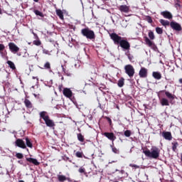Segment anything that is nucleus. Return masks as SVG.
<instances>
[{
	"label": "nucleus",
	"instance_id": "obj_53",
	"mask_svg": "<svg viewBox=\"0 0 182 182\" xmlns=\"http://www.w3.org/2000/svg\"><path fill=\"white\" fill-rule=\"evenodd\" d=\"M34 88H35V86H32V87H31V89H34Z\"/></svg>",
	"mask_w": 182,
	"mask_h": 182
},
{
	"label": "nucleus",
	"instance_id": "obj_1",
	"mask_svg": "<svg viewBox=\"0 0 182 182\" xmlns=\"http://www.w3.org/2000/svg\"><path fill=\"white\" fill-rule=\"evenodd\" d=\"M110 38L112 39L114 45H119L124 50H130V43L127 40L124 39L114 33L110 34Z\"/></svg>",
	"mask_w": 182,
	"mask_h": 182
},
{
	"label": "nucleus",
	"instance_id": "obj_14",
	"mask_svg": "<svg viewBox=\"0 0 182 182\" xmlns=\"http://www.w3.org/2000/svg\"><path fill=\"white\" fill-rule=\"evenodd\" d=\"M165 95H166V97H168V99H169L170 102H173V100H174L176 99V95L170 93V92H168V91L165 92Z\"/></svg>",
	"mask_w": 182,
	"mask_h": 182
},
{
	"label": "nucleus",
	"instance_id": "obj_2",
	"mask_svg": "<svg viewBox=\"0 0 182 182\" xmlns=\"http://www.w3.org/2000/svg\"><path fill=\"white\" fill-rule=\"evenodd\" d=\"M143 153L146 157H150L151 159H159L160 156V150L157 147H152L151 151L146 150Z\"/></svg>",
	"mask_w": 182,
	"mask_h": 182
},
{
	"label": "nucleus",
	"instance_id": "obj_37",
	"mask_svg": "<svg viewBox=\"0 0 182 182\" xmlns=\"http://www.w3.org/2000/svg\"><path fill=\"white\" fill-rule=\"evenodd\" d=\"M44 68L46 69H50V63L49 62L46 63V64L44 65Z\"/></svg>",
	"mask_w": 182,
	"mask_h": 182
},
{
	"label": "nucleus",
	"instance_id": "obj_3",
	"mask_svg": "<svg viewBox=\"0 0 182 182\" xmlns=\"http://www.w3.org/2000/svg\"><path fill=\"white\" fill-rule=\"evenodd\" d=\"M81 33L82 36H85L87 39H95L96 38V36L95 35V31L90 30L89 28H82L81 30Z\"/></svg>",
	"mask_w": 182,
	"mask_h": 182
},
{
	"label": "nucleus",
	"instance_id": "obj_42",
	"mask_svg": "<svg viewBox=\"0 0 182 182\" xmlns=\"http://www.w3.org/2000/svg\"><path fill=\"white\" fill-rule=\"evenodd\" d=\"M76 156H77V157L81 159V157H82V152H80V151H77V152H76Z\"/></svg>",
	"mask_w": 182,
	"mask_h": 182
},
{
	"label": "nucleus",
	"instance_id": "obj_20",
	"mask_svg": "<svg viewBox=\"0 0 182 182\" xmlns=\"http://www.w3.org/2000/svg\"><path fill=\"white\" fill-rule=\"evenodd\" d=\"M159 22L161 23V25H163V26H168L171 23L170 21L164 19H160Z\"/></svg>",
	"mask_w": 182,
	"mask_h": 182
},
{
	"label": "nucleus",
	"instance_id": "obj_24",
	"mask_svg": "<svg viewBox=\"0 0 182 182\" xmlns=\"http://www.w3.org/2000/svg\"><path fill=\"white\" fill-rule=\"evenodd\" d=\"M26 144L27 147H30V149H32L33 147L32 142H31V140L29 139V138H26Z\"/></svg>",
	"mask_w": 182,
	"mask_h": 182
},
{
	"label": "nucleus",
	"instance_id": "obj_25",
	"mask_svg": "<svg viewBox=\"0 0 182 182\" xmlns=\"http://www.w3.org/2000/svg\"><path fill=\"white\" fill-rule=\"evenodd\" d=\"M7 64L9 65V68H11V69H13V70L16 69L14 62L11 61V60H9V61H7Z\"/></svg>",
	"mask_w": 182,
	"mask_h": 182
},
{
	"label": "nucleus",
	"instance_id": "obj_6",
	"mask_svg": "<svg viewBox=\"0 0 182 182\" xmlns=\"http://www.w3.org/2000/svg\"><path fill=\"white\" fill-rule=\"evenodd\" d=\"M15 145L17 147H20V149H26V144H25V141L21 139H17L15 141Z\"/></svg>",
	"mask_w": 182,
	"mask_h": 182
},
{
	"label": "nucleus",
	"instance_id": "obj_56",
	"mask_svg": "<svg viewBox=\"0 0 182 182\" xmlns=\"http://www.w3.org/2000/svg\"><path fill=\"white\" fill-rule=\"evenodd\" d=\"M129 59H131V57H130V56H129Z\"/></svg>",
	"mask_w": 182,
	"mask_h": 182
},
{
	"label": "nucleus",
	"instance_id": "obj_47",
	"mask_svg": "<svg viewBox=\"0 0 182 182\" xmlns=\"http://www.w3.org/2000/svg\"><path fill=\"white\" fill-rule=\"evenodd\" d=\"M65 75H66L67 76H72V73H69V72H66V73H65Z\"/></svg>",
	"mask_w": 182,
	"mask_h": 182
},
{
	"label": "nucleus",
	"instance_id": "obj_51",
	"mask_svg": "<svg viewBox=\"0 0 182 182\" xmlns=\"http://www.w3.org/2000/svg\"><path fill=\"white\" fill-rule=\"evenodd\" d=\"M34 2H39V0H33Z\"/></svg>",
	"mask_w": 182,
	"mask_h": 182
},
{
	"label": "nucleus",
	"instance_id": "obj_22",
	"mask_svg": "<svg viewBox=\"0 0 182 182\" xmlns=\"http://www.w3.org/2000/svg\"><path fill=\"white\" fill-rule=\"evenodd\" d=\"M56 14L58 15V16H59L60 19L63 20V12L62 11V10H56Z\"/></svg>",
	"mask_w": 182,
	"mask_h": 182
},
{
	"label": "nucleus",
	"instance_id": "obj_29",
	"mask_svg": "<svg viewBox=\"0 0 182 182\" xmlns=\"http://www.w3.org/2000/svg\"><path fill=\"white\" fill-rule=\"evenodd\" d=\"M172 149L173 151H176V150H177V146H178V142H173L172 143Z\"/></svg>",
	"mask_w": 182,
	"mask_h": 182
},
{
	"label": "nucleus",
	"instance_id": "obj_12",
	"mask_svg": "<svg viewBox=\"0 0 182 182\" xmlns=\"http://www.w3.org/2000/svg\"><path fill=\"white\" fill-rule=\"evenodd\" d=\"M139 74L140 77H147V69L141 68Z\"/></svg>",
	"mask_w": 182,
	"mask_h": 182
},
{
	"label": "nucleus",
	"instance_id": "obj_17",
	"mask_svg": "<svg viewBox=\"0 0 182 182\" xmlns=\"http://www.w3.org/2000/svg\"><path fill=\"white\" fill-rule=\"evenodd\" d=\"M152 76L154 79H156V80H160V79H161V73L159 72H153Z\"/></svg>",
	"mask_w": 182,
	"mask_h": 182
},
{
	"label": "nucleus",
	"instance_id": "obj_8",
	"mask_svg": "<svg viewBox=\"0 0 182 182\" xmlns=\"http://www.w3.org/2000/svg\"><path fill=\"white\" fill-rule=\"evenodd\" d=\"M161 15H162V16H164V18H165L166 19H173V14H171L170 11H162L161 13Z\"/></svg>",
	"mask_w": 182,
	"mask_h": 182
},
{
	"label": "nucleus",
	"instance_id": "obj_55",
	"mask_svg": "<svg viewBox=\"0 0 182 182\" xmlns=\"http://www.w3.org/2000/svg\"><path fill=\"white\" fill-rule=\"evenodd\" d=\"M33 79H36V77H33Z\"/></svg>",
	"mask_w": 182,
	"mask_h": 182
},
{
	"label": "nucleus",
	"instance_id": "obj_46",
	"mask_svg": "<svg viewBox=\"0 0 182 182\" xmlns=\"http://www.w3.org/2000/svg\"><path fill=\"white\" fill-rule=\"evenodd\" d=\"M61 68H62L63 72L64 73H66V72H68V71L66 70V69H65V68L63 67V65H61Z\"/></svg>",
	"mask_w": 182,
	"mask_h": 182
},
{
	"label": "nucleus",
	"instance_id": "obj_57",
	"mask_svg": "<svg viewBox=\"0 0 182 182\" xmlns=\"http://www.w3.org/2000/svg\"><path fill=\"white\" fill-rule=\"evenodd\" d=\"M116 171H119V170L116 169Z\"/></svg>",
	"mask_w": 182,
	"mask_h": 182
},
{
	"label": "nucleus",
	"instance_id": "obj_36",
	"mask_svg": "<svg viewBox=\"0 0 182 182\" xmlns=\"http://www.w3.org/2000/svg\"><path fill=\"white\" fill-rule=\"evenodd\" d=\"M16 157H17V159H23V154L21 153H17L16 154Z\"/></svg>",
	"mask_w": 182,
	"mask_h": 182
},
{
	"label": "nucleus",
	"instance_id": "obj_4",
	"mask_svg": "<svg viewBox=\"0 0 182 182\" xmlns=\"http://www.w3.org/2000/svg\"><path fill=\"white\" fill-rule=\"evenodd\" d=\"M125 73L128 75L129 77L134 76V68L132 65H127L124 66Z\"/></svg>",
	"mask_w": 182,
	"mask_h": 182
},
{
	"label": "nucleus",
	"instance_id": "obj_33",
	"mask_svg": "<svg viewBox=\"0 0 182 182\" xmlns=\"http://www.w3.org/2000/svg\"><path fill=\"white\" fill-rule=\"evenodd\" d=\"M149 38L151 40L154 39V33L151 31L149 32Z\"/></svg>",
	"mask_w": 182,
	"mask_h": 182
},
{
	"label": "nucleus",
	"instance_id": "obj_28",
	"mask_svg": "<svg viewBox=\"0 0 182 182\" xmlns=\"http://www.w3.org/2000/svg\"><path fill=\"white\" fill-rule=\"evenodd\" d=\"M145 42H146V45H149V46H153V41H151V40L149 39V38H146L145 39Z\"/></svg>",
	"mask_w": 182,
	"mask_h": 182
},
{
	"label": "nucleus",
	"instance_id": "obj_30",
	"mask_svg": "<svg viewBox=\"0 0 182 182\" xmlns=\"http://www.w3.org/2000/svg\"><path fill=\"white\" fill-rule=\"evenodd\" d=\"M156 33H158L159 35H161V33H163V29L160 27H156Z\"/></svg>",
	"mask_w": 182,
	"mask_h": 182
},
{
	"label": "nucleus",
	"instance_id": "obj_16",
	"mask_svg": "<svg viewBox=\"0 0 182 182\" xmlns=\"http://www.w3.org/2000/svg\"><path fill=\"white\" fill-rule=\"evenodd\" d=\"M160 103L161 106H170V102H168V100H167L166 98L161 99Z\"/></svg>",
	"mask_w": 182,
	"mask_h": 182
},
{
	"label": "nucleus",
	"instance_id": "obj_21",
	"mask_svg": "<svg viewBox=\"0 0 182 182\" xmlns=\"http://www.w3.org/2000/svg\"><path fill=\"white\" fill-rule=\"evenodd\" d=\"M57 177H58V181H60V182L66 181V180H68L66 176H65L63 175H58Z\"/></svg>",
	"mask_w": 182,
	"mask_h": 182
},
{
	"label": "nucleus",
	"instance_id": "obj_43",
	"mask_svg": "<svg viewBox=\"0 0 182 182\" xmlns=\"http://www.w3.org/2000/svg\"><path fill=\"white\" fill-rule=\"evenodd\" d=\"M43 53H45V55H50L49 50H43Z\"/></svg>",
	"mask_w": 182,
	"mask_h": 182
},
{
	"label": "nucleus",
	"instance_id": "obj_32",
	"mask_svg": "<svg viewBox=\"0 0 182 182\" xmlns=\"http://www.w3.org/2000/svg\"><path fill=\"white\" fill-rule=\"evenodd\" d=\"M124 136L126 137H130L132 136V132L130 130H127L124 132Z\"/></svg>",
	"mask_w": 182,
	"mask_h": 182
},
{
	"label": "nucleus",
	"instance_id": "obj_13",
	"mask_svg": "<svg viewBox=\"0 0 182 182\" xmlns=\"http://www.w3.org/2000/svg\"><path fill=\"white\" fill-rule=\"evenodd\" d=\"M26 161L29 163H32L34 166H39L40 163L38 159L33 158H26Z\"/></svg>",
	"mask_w": 182,
	"mask_h": 182
},
{
	"label": "nucleus",
	"instance_id": "obj_50",
	"mask_svg": "<svg viewBox=\"0 0 182 182\" xmlns=\"http://www.w3.org/2000/svg\"><path fill=\"white\" fill-rule=\"evenodd\" d=\"M120 173H121L122 174H123V173H124V170H122V171H120Z\"/></svg>",
	"mask_w": 182,
	"mask_h": 182
},
{
	"label": "nucleus",
	"instance_id": "obj_38",
	"mask_svg": "<svg viewBox=\"0 0 182 182\" xmlns=\"http://www.w3.org/2000/svg\"><path fill=\"white\" fill-rule=\"evenodd\" d=\"M34 45H36V46H41V41L37 40V41H33Z\"/></svg>",
	"mask_w": 182,
	"mask_h": 182
},
{
	"label": "nucleus",
	"instance_id": "obj_7",
	"mask_svg": "<svg viewBox=\"0 0 182 182\" xmlns=\"http://www.w3.org/2000/svg\"><path fill=\"white\" fill-rule=\"evenodd\" d=\"M104 136L108 138L109 140H111V141H114V140H116V136H114V134L113 132H105L104 133Z\"/></svg>",
	"mask_w": 182,
	"mask_h": 182
},
{
	"label": "nucleus",
	"instance_id": "obj_31",
	"mask_svg": "<svg viewBox=\"0 0 182 182\" xmlns=\"http://www.w3.org/2000/svg\"><path fill=\"white\" fill-rule=\"evenodd\" d=\"M34 14H36L37 16H41V18H43V14H42V12L39 11L38 10H36L34 11Z\"/></svg>",
	"mask_w": 182,
	"mask_h": 182
},
{
	"label": "nucleus",
	"instance_id": "obj_44",
	"mask_svg": "<svg viewBox=\"0 0 182 182\" xmlns=\"http://www.w3.org/2000/svg\"><path fill=\"white\" fill-rule=\"evenodd\" d=\"M63 160H64V161H68V160H69V157H68V156H63Z\"/></svg>",
	"mask_w": 182,
	"mask_h": 182
},
{
	"label": "nucleus",
	"instance_id": "obj_49",
	"mask_svg": "<svg viewBox=\"0 0 182 182\" xmlns=\"http://www.w3.org/2000/svg\"><path fill=\"white\" fill-rule=\"evenodd\" d=\"M0 15H2V9H0Z\"/></svg>",
	"mask_w": 182,
	"mask_h": 182
},
{
	"label": "nucleus",
	"instance_id": "obj_27",
	"mask_svg": "<svg viewBox=\"0 0 182 182\" xmlns=\"http://www.w3.org/2000/svg\"><path fill=\"white\" fill-rule=\"evenodd\" d=\"M77 136L79 141H81V143H83V141H85V137L83 136V135H82V134H77Z\"/></svg>",
	"mask_w": 182,
	"mask_h": 182
},
{
	"label": "nucleus",
	"instance_id": "obj_10",
	"mask_svg": "<svg viewBox=\"0 0 182 182\" xmlns=\"http://www.w3.org/2000/svg\"><path fill=\"white\" fill-rule=\"evenodd\" d=\"M9 47L11 52H18L19 51V48L14 43H9Z\"/></svg>",
	"mask_w": 182,
	"mask_h": 182
},
{
	"label": "nucleus",
	"instance_id": "obj_15",
	"mask_svg": "<svg viewBox=\"0 0 182 182\" xmlns=\"http://www.w3.org/2000/svg\"><path fill=\"white\" fill-rule=\"evenodd\" d=\"M44 122L46 126H48V127H53L55 126V122H53L52 119H49V117L48 119H46Z\"/></svg>",
	"mask_w": 182,
	"mask_h": 182
},
{
	"label": "nucleus",
	"instance_id": "obj_18",
	"mask_svg": "<svg viewBox=\"0 0 182 182\" xmlns=\"http://www.w3.org/2000/svg\"><path fill=\"white\" fill-rule=\"evenodd\" d=\"M119 11H121V12L127 13L129 12V6L126 5H122L119 6Z\"/></svg>",
	"mask_w": 182,
	"mask_h": 182
},
{
	"label": "nucleus",
	"instance_id": "obj_35",
	"mask_svg": "<svg viewBox=\"0 0 182 182\" xmlns=\"http://www.w3.org/2000/svg\"><path fill=\"white\" fill-rule=\"evenodd\" d=\"M146 21H147V22H149V23H153V19H151V17L150 16H146Z\"/></svg>",
	"mask_w": 182,
	"mask_h": 182
},
{
	"label": "nucleus",
	"instance_id": "obj_9",
	"mask_svg": "<svg viewBox=\"0 0 182 182\" xmlns=\"http://www.w3.org/2000/svg\"><path fill=\"white\" fill-rule=\"evenodd\" d=\"M162 136L165 140H171L173 139V136H171V132H162Z\"/></svg>",
	"mask_w": 182,
	"mask_h": 182
},
{
	"label": "nucleus",
	"instance_id": "obj_52",
	"mask_svg": "<svg viewBox=\"0 0 182 182\" xmlns=\"http://www.w3.org/2000/svg\"><path fill=\"white\" fill-rule=\"evenodd\" d=\"M180 83H182V79L179 80Z\"/></svg>",
	"mask_w": 182,
	"mask_h": 182
},
{
	"label": "nucleus",
	"instance_id": "obj_11",
	"mask_svg": "<svg viewBox=\"0 0 182 182\" xmlns=\"http://www.w3.org/2000/svg\"><path fill=\"white\" fill-rule=\"evenodd\" d=\"M63 93L64 95V96H65V97H72V90H70V89L69 88H65L63 91Z\"/></svg>",
	"mask_w": 182,
	"mask_h": 182
},
{
	"label": "nucleus",
	"instance_id": "obj_5",
	"mask_svg": "<svg viewBox=\"0 0 182 182\" xmlns=\"http://www.w3.org/2000/svg\"><path fill=\"white\" fill-rule=\"evenodd\" d=\"M170 26L172 29H173V31H177L178 32L181 31V26L176 21H171L170 23Z\"/></svg>",
	"mask_w": 182,
	"mask_h": 182
},
{
	"label": "nucleus",
	"instance_id": "obj_34",
	"mask_svg": "<svg viewBox=\"0 0 182 182\" xmlns=\"http://www.w3.org/2000/svg\"><path fill=\"white\" fill-rule=\"evenodd\" d=\"M4 49H5V46L4 44L0 43V53L1 56H4V55L2 54V50H4Z\"/></svg>",
	"mask_w": 182,
	"mask_h": 182
},
{
	"label": "nucleus",
	"instance_id": "obj_48",
	"mask_svg": "<svg viewBox=\"0 0 182 182\" xmlns=\"http://www.w3.org/2000/svg\"><path fill=\"white\" fill-rule=\"evenodd\" d=\"M33 95L34 97H36V98L38 97V95H36L35 93H33Z\"/></svg>",
	"mask_w": 182,
	"mask_h": 182
},
{
	"label": "nucleus",
	"instance_id": "obj_45",
	"mask_svg": "<svg viewBox=\"0 0 182 182\" xmlns=\"http://www.w3.org/2000/svg\"><path fill=\"white\" fill-rule=\"evenodd\" d=\"M107 120L108 121V122L111 125L112 124V119L109 117H107Z\"/></svg>",
	"mask_w": 182,
	"mask_h": 182
},
{
	"label": "nucleus",
	"instance_id": "obj_19",
	"mask_svg": "<svg viewBox=\"0 0 182 182\" xmlns=\"http://www.w3.org/2000/svg\"><path fill=\"white\" fill-rule=\"evenodd\" d=\"M40 117H41V119H43L44 121H46L47 119L49 118V116L46 115V112L43 111V112H40Z\"/></svg>",
	"mask_w": 182,
	"mask_h": 182
},
{
	"label": "nucleus",
	"instance_id": "obj_26",
	"mask_svg": "<svg viewBox=\"0 0 182 182\" xmlns=\"http://www.w3.org/2000/svg\"><path fill=\"white\" fill-rule=\"evenodd\" d=\"M117 85L119 87H123V86L124 85V79L121 78L120 80H119Z\"/></svg>",
	"mask_w": 182,
	"mask_h": 182
},
{
	"label": "nucleus",
	"instance_id": "obj_39",
	"mask_svg": "<svg viewBox=\"0 0 182 182\" xmlns=\"http://www.w3.org/2000/svg\"><path fill=\"white\" fill-rule=\"evenodd\" d=\"M79 173H85L86 171V169H85V168L83 167H80L78 170Z\"/></svg>",
	"mask_w": 182,
	"mask_h": 182
},
{
	"label": "nucleus",
	"instance_id": "obj_41",
	"mask_svg": "<svg viewBox=\"0 0 182 182\" xmlns=\"http://www.w3.org/2000/svg\"><path fill=\"white\" fill-rule=\"evenodd\" d=\"M129 167H134V168H140V166L136 165V164H129Z\"/></svg>",
	"mask_w": 182,
	"mask_h": 182
},
{
	"label": "nucleus",
	"instance_id": "obj_54",
	"mask_svg": "<svg viewBox=\"0 0 182 182\" xmlns=\"http://www.w3.org/2000/svg\"><path fill=\"white\" fill-rule=\"evenodd\" d=\"M18 163H20V164H22V162L21 161H18Z\"/></svg>",
	"mask_w": 182,
	"mask_h": 182
},
{
	"label": "nucleus",
	"instance_id": "obj_40",
	"mask_svg": "<svg viewBox=\"0 0 182 182\" xmlns=\"http://www.w3.org/2000/svg\"><path fill=\"white\" fill-rule=\"evenodd\" d=\"M112 151L113 153H115V154H119V151L116 147H112Z\"/></svg>",
	"mask_w": 182,
	"mask_h": 182
},
{
	"label": "nucleus",
	"instance_id": "obj_23",
	"mask_svg": "<svg viewBox=\"0 0 182 182\" xmlns=\"http://www.w3.org/2000/svg\"><path fill=\"white\" fill-rule=\"evenodd\" d=\"M24 104L28 109H31V107H32V102H31V101H29V100L28 99H26L24 100Z\"/></svg>",
	"mask_w": 182,
	"mask_h": 182
}]
</instances>
